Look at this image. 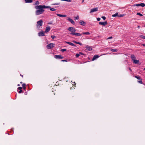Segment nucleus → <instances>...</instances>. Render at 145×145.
<instances>
[{"mask_svg":"<svg viewBox=\"0 0 145 145\" xmlns=\"http://www.w3.org/2000/svg\"><path fill=\"white\" fill-rule=\"evenodd\" d=\"M110 50L111 51L114 52H116L118 51L117 49H111Z\"/></svg>","mask_w":145,"mask_h":145,"instance_id":"412c9836","label":"nucleus"},{"mask_svg":"<svg viewBox=\"0 0 145 145\" xmlns=\"http://www.w3.org/2000/svg\"><path fill=\"white\" fill-rule=\"evenodd\" d=\"M51 37L52 39H54L56 37L54 35H52L51 36Z\"/></svg>","mask_w":145,"mask_h":145,"instance_id":"c9c22d12","label":"nucleus"},{"mask_svg":"<svg viewBox=\"0 0 145 145\" xmlns=\"http://www.w3.org/2000/svg\"><path fill=\"white\" fill-rule=\"evenodd\" d=\"M82 34L83 35H89L90 34V33L88 32H82Z\"/></svg>","mask_w":145,"mask_h":145,"instance_id":"aec40b11","label":"nucleus"},{"mask_svg":"<svg viewBox=\"0 0 145 145\" xmlns=\"http://www.w3.org/2000/svg\"><path fill=\"white\" fill-rule=\"evenodd\" d=\"M61 61H63V62H64V61H65V62H67V59H65V60H62Z\"/></svg>","mask_w":145,"mask_h":145,"instance_id":"ea45409f","label":"nucleus"},{"mask_svg":"<svg viewBox=\"0 0 145 145\" xmlns=\"http://www.w3.org/2000/svg\"><path fill=\"white\" fill-rule=\"evenodd\" d=\"M99 57V56L97 55H95L93 57L92 60L93 61Z\"/></svg>","mask_w":145,"mask_h":145,"instance_id":"2eb2a0df","label":"nucleus"},{"mask_svg":"<svg viewBox=\"0 0 145 145\" xmlns=\"http://www.w3.org/2000/svg\"><path fill=\"white\" fill-rule=\"evenodd\" d=\"M129 70L130 71H132V70L131 69V68H130L129 67Z\"/></svg>","mask_w":145,"mask_h":145,"instance_id":"a18cd8bd","label":"nucleus"},{"mask_svg":"<svg viewBox=\"0 0 145 145\" xmlns=\"http://www.w3.org/2000/svg\"><path fill=\"white\" fill-rule=\"evenodd\" d=\"M80 54H79H79H76V57H79L80 56Z\"/></svg>","mask_w":145,"mask_h":145,"instance_id":"cd10ccee","label":"nucleus"},{"mask_svg":"<svg viewBox=\"0 0 145 145\" xmlns=\"http://www.w3.org/2000/svg\"><path fill=\"white\" fill-rule=\"evenodd\" d=\"M66 42V43H67L68 44H69L72 46H75V47L76 46L74 44L72 43V42Z\"/></svg>","mask_w":145,"mask_h":145,"instance_id":"4468645a","label":"nucleus"},{"mask_svg":"<svg viewBox=\"0 0 145 145\" xmlns=\"http://www.w3.org/2000/svg\"><path fill=\"white\" fill-rule=\"evenodd\" d=\"M142 45L144 46H145V44H142Z\"/></svg>","mask_w":145,"mask_h":145,"instance_id":"de8ad7c7","label":"nucleus"},{"mask_svg":"<svg viewBox=\"0 0 145 145\" xmlns=\"http://www.w3.org/2000/svg\"><path fill=\"white\" fill-rule=\"evenodd\" d=\"M22 87H23V89L24 90H25V89H26L25 84H22Z\"/></svg>","mask_w":145,"mask_h":145,"instance_id":"4be33fe9","label":"nucleus"},{"mask_svg":"<svg viewBox=\"0 0 145 145\" xmlns=\"http://www.w3.org/2000/svg\"><path fill=\"white\" fill-rule=\"evenodd\" d=\"M59 4H60V3H54L53 4H52V5H59Z\"/></svg>","mask_w":145,"mask_h":145,"instance_id":"bb28decb","label":"nucleus"},{"mask_svg":"<svg viewBox=\"0 0 145 145\" xmlns=\"http://www.w3.org/2000/svg\"><path fill=\"white\" fill-rule=\"evenodd\" d=\"M84 1V0H83V1H82V2H83Z\"/></svg>","mask_w":145,"mask_h":145,"instance_id":"864d4df0","label":"nucleus"},{"mask_svg":"<svg viewBox=\"0 0 145 145\" xmlns=\"http://www.w3.org/2000/svg\"><path fill=\"white\" fill-rule=\"evenodd\" d=\"M18 89L20 90H22V87H19Z\"/></svg>","mask_w":145,"mask_h":145,"instance_id":"4c0bfd02","label":"nucleus"},{"mask_svg":"<svg viewBox=\"0 0 145 145\" xmlns=\"http://www.w3.org/2000/svg\"><path fill=\"white\" fill-rule=\"evenodd\" d=\"M112 37H110L108 38L107 39H112Z\"/></svg>","mask_w":145,"mask_h":145,"instance_id":"c03bdc74","label":"nucleus"},{"mask_svg":"<svg viewBox=\"0 0 145 145\" xmlns=\"http://www.w3.org/2000/svg\"><path fill=\"white\" fill-rule=\"evenodd\" d=\"M86 48L89 51L91 50V49H92L91 48V47L90 46H86Z\"/></svg>","mask_w":145,"mask_h":145,"instance_id":"5701e85b","label":"nucleus"},{"mask_svg":"<svg viewBox=\"0 0 145 145\" xmlns=\"http://www.w3.org/2000/svg\"><path fill=\"white\" fill-rule=\"evenodd\" d=\"M135 77L138 80H140L141 79V78H140V77L139 76H135Z\"/></svg>","mask_w":145,"mask_h":145,"instance_id":"393cba45","label":"nucleus"},{"mask_svg":"<svg viewBox=\"0 0 145 145\" xmlns=\"http://www.w3.org/2000/svg\"><path fill=\"white\" fill-rule=\"evenodd\" d=\"M43 21L42 20H40L37 22V28L39 26H41L42 25Z\"/></svg>","mask_w":145,"mask_h":145,"instance_id":"39448f33","label":"nucleus"},{"mask_svg":"<svg viewBox=\"0 0 145 145\" xmlns=\"http://www.w3.org/2000/svg\"><path fill=\"white\" fill-rule=\"evenodd\" d=\"M50 29V27H46L45 31V32H47L49 31Z\"/></svg>","mask_w":145,"mask_h":145,"instance_id":"a211bd4d","label":"nucleus"},{"mask_svg":"<svg viewBox=\"0 0 145 145\" xmlns=\"http://www.w3.org/2000/svg\"><path fill=\"white\" fill-rule=\"evenodd\" d=\"M79 44L81 46L82 45V44L81 43H80V42H79Z\"/></svg>","mask_w":145,"mask_h":145,"instance_id":"49530a36","label":"nucleus"},{"mask_svg":"<svg viewBox=\"0 0 145 145\" xmlns=\"http://www.w3.org/2000/svg\"><path fill=\"white\" fill-rule=\"evenodd\" d=\"M72 42H74V43H76V44H79V42H76V41H74H74H72Z\"/></svg>","mask_w":145,"mask_h":145,"instance_id":"c756f323","label":"nucleus"},{"mask_svg":"<svg viewBox=\"0 0 145 145\" xmlns=\"http://www.w3.org/2000/svg\"><path fill=\"white\" fill-rule=\"evenodd\" d=\"M61 51L62 52H63L65 51H66V49H63L61 50Z\"/></svg>","mask_w":145,"mask_h":145,"instance_id":"f704fd0d","label":"nucleus"},{"mask_svg":"<svg viewBox=\"0 0 145 145\" xmlns=\"http://www.w3.org/2000/svg\"><path fill=\"white\" fill-rule=\"evenodd\" d=\"M35 8L36 9L44 8H49L50 9L51 7L49 6H46L45 5H39L35 6Z\"/></svg>","mask_w":145,"mask_h":145,"instance_id":"7ed1b4c3","label":"nucleus"},{"mask_svg":"<svg viewBox=\"0 0 145 145\" xmlns=\"http://www.w3.org/2000/svg\"><path fill=\"white\" fill-rule=\"evenodd\" d=\"M54 44L53 43H50L46 46V47L48 49H51L54 47Z\"/></svg>","mask_w":145,"mask_h":145,"instance_id":"0eeeda50","label":"nucleus"},{"mask_svg":"<svg viewBox=\"0 0 145 145\" xmlns=\"http://www.w3.org/2000/svg\"><path fill=\"white\" fill-rule=\"evenodd\" d=\"M137 15H139L140 16H143V15L142 14H141L140 13H139V12H138V13H137Z\"/></svg>","mask_w":145,"mask_h":145,"instance_id":"a878e982","label":"nucleus"},{"mask_svg":"<svg viewBox=\"0 0 145 145\" xmlns=\"http://www.w3.org/2000/svg\"><path fill=\"white\" fill-rule=\"evenodd\" d=\"M22 82H20V83L22 84Z\"/></svg>","mask_w":145,"mask_h":145,"instance_id":"603ef678","label":"nucleus"},{"mask_svg":"<svg viewBox=\"0 0 145 145\" xmlns=\"http://www.w3.org/2000/svg\"><path fill=\"white\" fill-rule=\"evenodd\" d=\"M79 53V54H80V55H84V54L83 53H82L81 52H80Z\"/></svg>","mask_w":145,"mask_h":145,"instance_id":"79ce46f5","label":"nucleus"},{"mask_svg":"<svg viewBox=\"0 0 145 145\" xmlns=\"http://www.w3.org/2000/svg\"><path fill=\"white\" fill-rule=\"evenodd\" d=\"M102 18L105 20L106 19V18L105 16H102Z\"/></svg>","mask_w":145,"mask_h":145,"instance_id":"e433bc0d","label":"nucleus"},{"mask_svg":"<svg viewBox=\"0 0 145 145\" xmlns=\"http://www.w3.org/2000/svg\"><path fill=\"white\" fill-rule=\"evenodd\" d=\"M131 57L132 60L133 61V62L134 63H137L139 62V61L138 60H137L136 59V57L134 55H131Z\"/></svg>","mask_w":145,"mask_h":145,"instance_id":"20e7f679","label":"nucleus"},{"mask_svg":"<svg viewBox=\"0 0 145 145\" xmlns=\"http://www.w3.org/2000/svg\"><path fill=\"white\" fill-rule=\"evenodd\" d=\"M100 20L101 18H97V20L98 21H99Z\"/></svg>","mask_w":145,"mask_h":145,"instance_id":"a19ab883","label":"nucleus"},{"mask_svg":"<svg viewBox=\"0 0 145 145\" xmlns=\"http://www.w3.org/2000/svg\"><path fill=\"white\" fill-rule=\"evenodd\" d=\"M43 8L38 9V10H37L35 12V14L36 15H38L43 13L44 11V10Z\"/></svg>","mask_w":145,"mask_h":145,"instance_id":"f03ea898","label":"nucleus"},{"mask_svg":"<svg viewBox=\"0 0 145 145\" xmlns=\"http://www.w3.org/2000/svg\"><path fill=\"white\" fill-rule=\"evenodd\" d=\"M82 34V33L80 34V33H75L74 34V35H76L78 36H81Z\"/></svg>","mask_w":145,"mask_h":145,"instance_id":"6ab92c4d","label":"nucleus"},{"mask_svg":"<svg viewBox=\"0 0 145 145\" xmlns=\"http://www.w3.org/2000/svg\"><path fill=\"white\" fill-rule=\"evenodd\" d=\"M20 75L22 76V77H23V75H21V74H20Z\"/></svg>","mask_w":145,"mask_h":145,"instance_id":"8fccbe9b","label":"nucleus"},{"mask_svg":"<svg viewBox=\"0 0 145 145\" xmlns=\"http://www.w3.org/2000/svg\"><path fill=\"white\" fill-rule=\"evenodd\" d=\"M39 2L38 1H37L35 3V5H39Z\"/></svg>","mask_w":145,"mask_h":145,"instance_id":"72a5a7b5","label":"nucleus"},{"mask_svg":"<svg viewBox=\"0 0 145 145\" xmlns=\"http://www.w3.org/2000/svg\"><path fill=\"white\" fill-rule=\"evenodd\" d=\"M67 29L71 32L70 34L71 35H74V34L75 33V32L76 31L75 28L72 27H68Z\"/></svg>","mask_w":145,"mask_h":145,"instance_id":"f257e3e1","label":"nucleus"},{"mask_svg":"<svg viewBox=\"0 0 145 145\" xmlns=\"http://www.w3.org/2000/svg\"><path fill=\"white\" fill-rule=\"evenodd\" d=\"M137 27L138 29L140 27V26H138Z\"/></svg>","mask_w":145,"mask_h":145,"instance_id":"09e8293b","label":"nucleus"},{"mask_svg":"<svg viewBox=\"0 0 145 145\" xmlns=\"http://www.w3.org/2000/svg\"><path fill=\"white\" fill-rule=\"evenodd\" d=\"M25 3H31L33 2V0H25Z\"/></svg>","mask_w":145,"mask_h":145,"instance_id":"f3484780","label":"nucleus"},{"mask_svg":"<svg viewBox=\"0 0 145 145\" xmlns=\"http://www.w3.org/2000/svg\"><path fill=\"white\" fill-rule=\"evenodd\" d=\"M80 24L81 25L84 26L85 25L86 23L83 21H81L80 22Z\"/></svg>","mask_w":145,"mask_h":145,"instance_id":"dca6fc26","label":"nucleus"},{"mask_svg":"<svg viewBox=\"0 0 145 145\" xmlns=\"http://www.w3.org/2000/svg\"><path fill=\"white\" fill-rule=\"evenodd\" d=\"M22 90H20V91H19L18 93H22Z\"/></svg>","mask_w":145,"mask_h":145,"instance_id":"37998d69","label":"nucleus"},{"mask_svg":"<svg viewBox=\"0 0 145 145\" xmlns=\"http://www.w3.org/2000/svg\"><path fill=\"white\" fill-rule=\"evenodd\" d=\"M38 35L39 36H45V35L44 34V32L43 31H42L41 32H39L38 33Z\"/></svg>","mask_w":145,"mask_h":145,"instance_id":"f8f14e48","label":"nucleus"},{"mask_svg":"<svg viewBox=\"0 0 145 145\" xmlns=\"http://www.w3.org/2000/svg\"><path fill=\"white\" fill-rule=\"evenodd\" d=\"M56 15L59 17H67V15H61L59 14H56Z\"/></svg>","mask_w":145,"mask_h":145,"instance_id":"ddd939ff","label":"nucleus"},{"mask_svg":"<svg viewBox=\"0 0 145 145\" xmlns=\"http://www.w3.org/2000/svg\"><path fill=\"white\" fill-rule=\"evenodd\" d=\"M98 8H95L91 9L90 10V13H91L97 11H98Z\"/></svg>","mask_w":145,"mask_h":145,"instance_id":"9d476101","label":"nucleus"},{"mask_svg":"<svg viewBox=\"0 0 145 145\" xmlns=\"http://www.w3.org/2000/svg\"><path fill=\"white\" fill-rule=\"evenodd\" d=\"M144 70H145V68H144Z\"/></svg>","mask_w":145,"mask_h":145,"instance_id":"5fc2aeb1","label":"nucleus"},{"mask_svg":"<svg viewBox=\"0 0 145 145\" xmlns=\"http://www.w3.org/2000/svg\"><path fill=\"white\" fill-rule=\"evenodd\" d=\"M67 20L72 24L74 25L75 24V23L74 22L73 20L71 19L69 17L68 18Z\"/></svg>","mask_w":145,"mask_h":145,"instance_id":"1a4fd4ad","label":"nucleus"},{"mask_svg":"<svg viewBox=\"0 0 145 145\" xmlns=\"http://www.w3.org/2000/svg\"><path fill=\"white\" fill-rule=\"evenodd\" d=\"M140 38H141L142 39H145V36L141 35H140Z\"/></svg>","mask_w":145,"mask_h":145,"instance_id":"c85d7f7f","label":"nucleus"},{"mask_svg":"<svg viewBox=\"0 0 145 145\" xmlns=\"http://www.w3.org/2000/svg\"><path fill=\"white\" fill-rule=\"evenodd\" d=\"M133 6L134 7L141 6L142 7H144L145 6V4H144V3H141L140 4H135L133 5Z\"/></svg>","mask_w":145,"mask_h":145,"instance_id":"6e6552de","label":"nucleus"},{"mask_svg":"<svg viewBox=\"0 0 145 145\" xmlns=\"http://www.w3.org/2000/svg\"><path fill=\"white\" fill-rule=\"evenodd\" d=\"M118 13H115V14H113L112 15V17H116V16H118Z\"/></svg>","mask_w":145,"mask_h":145,"instance_id":"b1692460","label":"nucleus"},{"mask_svg":"<svg viewBox=\"0 0 145 145\" xmlns=\"http://www.w3.org/2000/svg\"><path fill=\"white\" fill-rule=\"evenodd\" d=\"M20 85L19 84H18V86H20Z\"/></svg>","mask_w":145,"mask_h":145,"instance_id":"3c124183","label":"nucleus"},{"mask_svg":"<svg viewBox=\"0 0 145 145\" xmlns=\"http://www.w3.org/2000/svg\"><path fill=\"white\" fill-rule=\"evenodd\" d=\"M123 16H124V15H123V14H118V17H123Z\"/></svg>","mask_w":145,"mask_h":145,"instance_id":"473e14b6","label":"nucleus"},{"mask_svg":"<svg viewBox=\"0 0 145 145\" xmlns=\"http://www.w3.org/2000/svg\"><path fill=\"white\" fill-rule=\"evenodd\" d=\"M140 80L138 81V82L140 84H142V79H141Z\"/></svg>","mask_w":145,"mask_h":145,"instance_id":"2f4dec72","label":"nucleus"},{"mask_svg":"<svg viewBox=\"0 0 145 145\" xmlns=\"http://www.w3.org/2000/svg\"><path fill=\"white\" fill-rule=\"evenodd\" d=\"M79 18V16H77L76 17H75V19L78 20Z\"/></svg>","mask_w":145,"mask_h":145,"instance_id":"58836bf2","label":"nucleus"},{"mask_svg":"<svg viewBox=\"0 0 145 145\" xmlns=\"http://www.w3.org/2000/svg\"><path fill=\"white\" fill-rule=\"evenodd\" d=\"M50 10L52 11H54L56 10V9L54 8H51Z\"/></svg>","mask_w":145,"mask_h":145,"instance_id":"7c9ffc66","label":"nucleus"},{"mask_svg":"<svg viewBox=\"0 0 145 145\" xmlns=\"http://www.w3.org/2000/svg\"><path fill=\"white\" fill-rule=\"evenodd\" d=\"M54 57L56 59H61L64 58V57L62 56L61 55H55Z\"/></svg>","mask_w":145,"mask_h":145,"instance_id":"423d86ee","label":"nucleus"},{"mask_svg":"<svg viewBox=\"0 0 145 145\" xmlns=\"http://www.w3.org/2000/svg\"><path fill=\"white\" fill-rule=\"evenodd\" d=\"M99 24L100 25L105 26L107 24V22L106 21L104 22H99Z\"/></svg>","mask_w":145,"mask_h":145,"instance_id":"9b49d317","label":"nucleus"}]
</instances>
